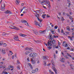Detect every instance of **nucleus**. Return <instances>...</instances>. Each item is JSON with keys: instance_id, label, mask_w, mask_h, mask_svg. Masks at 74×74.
Instances as JSON below:
<instances>
[{"instance_id": "nucleus-12", "label": "nucleus", "mask_w": 74, "mask_h": 74, "mask_svg": "<svg viewBox=\"0 0 74 74\" xmlns=\"http://www.w3.org/2000/svg\"><path fill=\"white\" fill-rule=\"evenodd\" d=\"M42 58H43V59H48V57L46 56H43L42 57Z\"/></svg>"}, {"instance_id": "nucleus-2", "label": "nucleus", "mask_w": 74, "mask_h": 74, "mask_svg": "<svg viewBox=\"0 0 74 74\" xmlns=\"http://www.w3.org/2000/svg\"><path fill=\"white\" fill-rule=\"evenodd\" d=\"M51 63L52 64V68L53 69L54 71L55 72L56 74H57V70H56V69L55 68V65H54V62H53V60H51Z\"/></svg>"}, {"instance_id": "nucleus-7", "label": "nucleus", "mask_w": 74, "mask_h": 74, "mask_svg": "<svg viewBox=\"0 0 74 74\" xmlns=\"http://www.w3.org/2000/svg\"><path fill=\"white\" fill-rule=\"evenodd\" d=\"M1 52L4 55V54H5V49H2L1 50Z\"/></svg>"}, {"instance_id": "nucleus-56", "label": "nucleus", "mask_w": 74, "mask_h": 74, "mask_svg": "<svg viewBox=\"0 0 74 74\" xmlns=\"http://www.w3.org/2000/svg\"><path fill=\"white\" fill-rule=\"evenodd\" d=\"M69 18L71 19H73V18H72V17H70Z\"/></svg>"}, {"instance_id": "nucleus-62", "label": "nucleus", "mask_w": 74, "mask_h": 74, "mask_svg": "<svg viewBox=\"0 0 74 74\" xmlns=\"http://www.w3.org/2000/svg\"><path fill=\"white\" fill-rule=\"evenodd\" d=\"M49 49H52V47H49Z\"/></svg>"}, {"instance_id": "nucleus-30", "label": "nucleus", "mask_w": 74, "mask_h": 74, "mask_svg": "<svg viewBox=\"0 0 74 74\" xmlns=\"http://www.w3.org/2000/svg\"><path fill=\"white\" fill-rule=\"evenodd\" d=\"M44 66H46V65L47 64V63H46V62H45V61L44 62Z\"/></svg>"}, {"instance_id": "nucleus-29", "label": "nucleus", "mask_w": 74, "mask_h": 74, "mask_svg": "<svg viewBox=\"0 0 74 74\" xmlns=\"http://www.w3.org/2000/svg\"><path fill=\"white\" fill-rule=\"evenodd\" d=\"M38 24L37 22H36L35 23V25L36 26H37V25H38Z\"/></svg>"}, {"instance_id": "nucleus-14", "label": "nucleus", "mask_w": 74, "mask_h": 74, "mask_svg": "<svg viewBox=\"0 0 74 74\" xmlns=\"http://www.w3.org/2000/svg\"><path fill=\"white\" fill-rule=\"evenodd\" d=\"M14 29H15V30H19V29L18 27H15V26L14 27Z\"/></svg>"}, {"instance_id": "nucleus-57", "label": "nucleus", "mask_w": 74, "mask_h": 74, "mask_svg": "<svg viewBox=\"0 0 74 74\" xmlns=\"http://www.w3.org/2000/svg\"><path fill=\"white\" fill-rule=\"evenodd\" d=\"M0 69H1V68H3V66H0Z\"/></svg>"}, {"instance_id": "nucleus-58", "label": "nucleus", "mask_w": 74, "mask_h": 74, "mask_svg": "<svg viewBox=\"0 0 74 74\" xmlns=\"http://www.w3.org/2000/svg\"><path fill=\"white\" fill-rule=\"evenodd\" d=\"M54 58H56V56H55V54H54Z\"/></svg>"}, {"instance_id": "nucleus-10", "label": "nucleus", "mask_w": 74, "mask_h": 74, "mask_svg": "<svg viewBox=\"0 0 74 74\" xmlns=\"http://www.w3.org/2000/svg\"><path fill=\"white\" fill-rule=\"evenodd\" d=\"M31 62L32 63L34 64L36 63V62L34 61L32 59H31Z\"/></svg>"}, {"instance_id": "nucleus-19", "label": "nucleus", "mask_w": 74, "mask_h": 74, "mask_svg": "<svg viewBox=\"0 0 74 74\" xmlns=\"http://www.w3.org/2000/svg\"><path fill=\"white\" fill-rule=\"evenodd\" d=\"M52 40H53V41H52V44H54L55 42H56V40H54L53 39H52Z\"/></svg>"}, {"instance_id": "nucleus-13", "label": "nucleus", "mask_w": 74, "mask_h": 74, "mask_svg": "<svg viewBox=\"0 0 74 74\" xmlns=\"http://www.w3.org/2000/svg\"><path fill=\"white\" fill-rule=\"evenodd\" d=\"M31 51H26L25 53V55H27V54H29V53Z\"/></svg>"}, {"instance_id": "nucleus-31", "label": "nucleus", "mask_w": 74, "mask_h": 74, "mask_svg": "<svg viewBox=\"0 0 74 74\" xmlns=\"http://www.w3.org/2000/svg\"><path fill=\"white\" fill-rule=\"evenodd\" d=\"M3 47H6L7 46V44L5 43H3Z\"/></svg>"}, {"instance_id": "nucleus-18", "label": "nucleus", "mask_w": 74, "mask_h": 74, "mask_svg": "<svg viewBox=\"0 0 74 74\" xmlns=\"http://www.w3.org/2000/svg\"><path fill=\"white\" fill-rule=\"evenodd\" d=\"M47 44L49 47H51V46L52 45V44L49 43V42H48Z\"/></svg>"}, {"instance_id": "nucleus-48", "label": "nucleus", "mask_w": 74, "mask_h": 74, "mask_svg": "<svg viewBox=\"0 0 74 74\" xmlns=\"http://www.w3.org/2000/svg\"><path fill=\"white\" fill-rule=\"evenodd\" d=\"M38 21H39V22H41L42 21V20H41L40 19H39V20Z\"/></svg>"}, {"instance_id": "nucleus-59", "label": "nucleus", "mask_w": 74, "mask_h": 74, "mask_svg": "<svg viewBox=\"0 0 74 74\" xmlns=\"http://www.w3.org/2000/svg\"><path fill=\"white\" fill-rule=\"evenodd\" d=\"M43 3V4H44V1H42L41 2V3H40V4H42Z\"/></svg>"}, {"instance_id": "nucleus-20", "label": "nucleus", "mask_w": 74, "mask_h": 74, "mask_svg": "<svg viewBox=\"0 0 74 74\" xmlns=\"http://www.w3.org/2000/svg\"><path fill=\"white\" fill-rule=\"evenodd\" d=\"M6 34H6V33L5 32H3L2 33V36H6Z\"/></svg>"}, {"instance_id": "nucleus-47", "label": "nucleus", "mask_w": 74, "mask_h": 74, "mask_svg": "<svg viewBox=\"0 0 74 74\" xmlns=\"http://www.w3.org/2000/svg\"><path fill=\"white\" fill-rule=\"evenodd\" d=\"M62 21H64V20H65V19L64 18H63V17H62Z\"/></svg>"}, {"instance_id": "nucleus-45", "label": "nucleus", "mask_w": 74, "mask_h": 74, "mask_svg": "<svg viewBox=\"0 0 74 74\" xmlns=\"http://www.w3.org/2000/svg\"><path fill=\"white\" fill-rule=\"evenodd\" d=\"M10 14H12V12H11L10 11H9V13Z\"/></svg>"}, {"instance_id": "nucleus-64", "label": "nucleus", "mask_w": 74, "mask_h": 74, "mask_svg": "<svg viewBox=\"0 0 74 74\" xmlns=\"http://www.w3.org/2000/svg\"><path fill=\"white\" fill-rule=\"evenodd\" d=\"M51 74H54V73L52 72H51Z\"/></svg>"}, {"instance_id": "nucleus-40", "label": "nucleus", "mask_w": 74, "mask_h": 74, "mask_svg": "<svg viewBox=\"0 0 74 74\" xmlns=\"http://www.w3.org/2000/svg\"><path fill=\"white\" fill-rule=\"evenodd\" d=\"M39 15H38V14L37 15V14L35 15V16H36V17H39Z\"/></svg>"}, {"instance_id": "nucleus-28", "label": "nucleus", "mask_w": 74, "mask_h": 74, "mask_svg": "<svg viewBox=\"0 0 74 74\" xmlns=\"http://www.w3.org/2000/svg\"><path fill=\"white\" fill-rule=\"evenodd\" d=\"M50 31L51 32H52V34H54V33L53 32H54V31L52 30V29H50Z\"/></svg>"}, {"instance_id": "nucleus-15", "label": "nucleus", "mask_w": 74, "mask_h": 74, "mask_svg": "<svg viewBox=\"0 0 74 74\" xmlns=\"http://www.w3.org/2000/svg\"><path fill=\"white\" fill-rule=\"evenodd\" d=\"M49 1L48 0L46 1L45 0V4H49Z\"/></svg>"}, {"instance_id": "nucleus-43", "label": "nucleus", "mask_w": 74, "mask_h": 74, "mask_svg": "<svg viewBox=\"0 0 74 74\" xmlns=\"http://www.w3.org/2000/svg\"><path fill=\"white\" fill-rule=\"evenodd\" d=\"M65 45L64 46L65 47H68V45H67V44H65Z\"/></svg>"}, {"instance_id": "nucleus-33", "label": "nucleus", "mask_w": 74, "mask_h": 74, "mask_svg": "<svg viewBox=\"0 0 74 74\" xmlns=\"http://www.w3.org/2000/svg\"><path fill=\"white\" fill-rule=\"evenodd\" d=\"M3 44V41L0 42V45H2Z\"/></svg>"}, {"instance_id": "nucleus-51", "label": "nucleus", "mask_w": 74, "mask_h": 74, "mask_svg": "<svg viewBox=\"0 0 74 74\" xmlns=\"http://www.w3.org/2000/svg\"><path fill=\"white\" fill-rule=\"evenodd\" d=\"M47 32H49V28H47Z\"/></svg>"}, {"instance_id": "nucleus-1", "label": "nucleus", "mask_w": 74, "mask_h": 74, "mask_svg": "<svg viewBox=\"0 0 74 74\" xmlns=\"http://www.w3.org/2000/svg\"><path fill=\"white\" fill-rule=\"evenodd\" d=\"M37 54L35 53H32L29 55V56L30 57H33L32 58V59H35L37 56Z\"/></svg>"}, {"instance_id": "nucleus-46", "label": "nucleus", "mask_w": 74, "mask_h": 74, "mask_svg": "<svg viewBox=\"0 0 74 74\" xmlns=\"http://www.w3.org/2000/svg\"><path fill=\"white\" fill-rule=\"evenodd\" d=\"M27 60L28 62H30V59H29V58L28 57L27 58Z\"/></svg>"}, {"instance_id": "nucleus-42", "label": "nucleus", "mask_w": 74, "mask_h": 74, "mask_svg": "<svg viewBox=\"0 0 74 74\" xmlns=\"http://www.w3.org/2000/svg\"><path fill=\"white\" fill-rule=\"evenodd\" d=\"M66 15H67V16H70V14H69L68 13H66Z\"/></svg>"}, {"instance_id": "nucleus-63", "label": "nucleus", "mask_w": 74, "mask_h": 74, "mask_svg": "<svg viewBox=\"0 0 74 74\" xmlns=\"http://www.w3.org/2000/svg\"><path fill=\"white\" fill-rule=\"evenodd\" d=\"M58 32H59V33H60V30L59 29H58Z\"/></svg>"}, {"instance_id": "nucleus-27", "label": "nucleus", "mask_w": 74, "mask_h": 74, "mask_svg": "<svg viewBox=\"0 0 74 74\" xmlns=\"http://www.w3.org/2000/svg\"><path fill=\"white\" fill-rule=\"evenodd\" d=\"M32 73H36V71L35 70H33L32 71Z\"/></svg>"}, {"instance_id": "nucleus-61", "label": "nucleus", "mask_w": 74, "mask_h": 74, "mask_svg": "<svg viewBox=\"0 0 74 74\" xmlns=\"http://www.w3.org/2000/svg\"><path fill=\"white\" fill-rule=\"evenodd\" d=\"M66 33H67L68 34H69L70 33H69V32H66Z\"/></svg>"}, {"instance_id": "nucleus-9", "label": "nucleus", "mask_w": 74, "mask_h": 74, "mask_svg": "<svg viewBox=\"0 0 74 74\" xmlns=\"http://www.w3.org/2000/svg\"><path fill=\"white\" fill-rule=\"evenodd\" d=\"M53 37H52V35H51L50 36V37H49V39H50V40H51V41H53V39H53Z\"/></svg>"}, {"instance_id": "nucleus-32", "label": "nucleus", "mask_w": 74, "mask_h": 74, "mask_svg": "<svg viewBox=\"0 0 74 74\" xmlns=\"http://www.w3.org/2000/svg\"><path fill=\"white\" fill-rule=\"evenodd\" d=\"M46 30L45 29L43 31H40V32H42V33H45L46 32L45 31H46Z\"/></svg>"}, {"instance_id": "nucleus-60", "label": "nucleus", "mask_w": 74, "mask_h": 74, "mask_svg": "<svg viewBox=\"0 0 74 74\" xmlns=\"http://www.w3.org/2000/svg\"><path fill=\"white\" fill-rule=\"evenodd\" d=\"M10 68H11V69H13L14 68V67H13V66H11V67H10Z\"/></svg>"}, {"instance_id": "nucleus-6", "label": "nucleus", "mask_w": 74, "mask_h": 74, "mask_svg": "<svg viewBox=\"0 0 74 74\" xmlns=\"http://www.w3.org/2000/svg\"><path fill=\"white\" fill-rule=\"evenodd\" d=\"M25 49L27 51L29 50V51H32V48L31 47H26L25 48Z\"/></svg>"}, {"instance_id": "nucleus-34", "label": "nucleus", "mask_w": 74, "mask_h": 74, "mask_svg": "<svg viewBox=\"0 0 74 74\" xmlns=\"http://www.w3.org/2000/svg\"><path fill=\"white\" fill-rule=\"evenodd\" d=\"M67 55H68L71 58H72V56H71V55H70V54H69V53H67Z\"/></svg>"}, {"instance_id": "nucleus-24", "label": "nucleus", "mask_w": 74, "mask_h": 74, "mask_svg": "<svg viewBox=\"0 0 74 74\" xmlns=\"http://www.w3.org/2000/svg\"><path fill=\"white\" fill-rule=\"evenodd\" d=\"M5 14H8V13H9V10H7V11H6V12H5Z\"/></svg>"}, {"instance_id": "nucleus-25", "label": "nucleus", "mask_w": 74, "mask_h": 74, "mask_svg": "<svg viewBox=\"0 0 74 74\" xmlns=\"http://www.w3.org/2000/svg\"><path fill=\"white\" fill-rule=\"evenodd\" d=\"M17 70H20V67L19 66H18L17 67Z\"/></svg>"}, {"instance_id": "nucleus-37", "label": "nucleus", "mask_w": 74, "mask_h": 74, "mask_svg": "<svg viewBox=\"0 0 74 74\" xmlns=\"http://www.w3.org/2000/svg\"><path fill=\"white\" fill-rule=\"evenodd\" d=\"M57 28H58V26L57 25H56V26H55L54 28L55 29H57Z\"/></svg>"}, {"instance_id": "nucleus-16", "label": "nucleus", "mask_w": 74, "mask_h": 74, "mask_svg": "<svg viewBox=\"0 0 74 74\" xmlns=\"http://www.w3.org/2000/svg\"><path fill=\"white\" fill-rule=\"evenodd\" d=\"M28 65H29V66L31 69H33V67H32V65H31V64L30 63H28Z\"/></svg>"}, {"instance_id": "nucleus-17", "label": "nucleus", "mask_w": 74, "mask_h": 74, "mask_svg": "<svg viewBox=\"0 0 74 74\" xmlns=\"http://www.w3.org/2000/svg\"><path fill=\"white\" fill-rule=\"evenodd\" d=\"M38 11V10L36 11V14L37 15H39V13H40V12Z\"/></svg>"}, {"instance_id": "nucleus-55", "label": "nucleus", "mask_w": 74, "mask_h": 74, "mask_svg": "<svg viewBox=\"0 0 74 74\" xmlns=\"http://www.w3.org/2000/svg\"><path fill=\"white\" fill-rule=\"evenodd\" d=\"M63 15H66V13L63 12Z\"/></svg>"}, {"instance_id": "nucleus-38", "label": "nucleus", "mask_w": 74, "mask_h": 74, "mask_svg": "<svg viewBox=\"0 0 74 74\" xmlns=\"http://www.w3.org/2000/svg\"><path fill=\"white\" fill-rule=\"evenodd\" d=\"M42 17L43 19H45V17L44 15L43 14L42 15Z\"/></svg>"}, {"instance_id": "nucleus-35", "label": "nucleus", "mask_w": 74, "mask_h": 74, "mask_svg": "<svg viewBox=\"0 0 74 74\" xmlns=\"http://www.w3.org/2000/svg\"><path fill=\"white\" fill-rule=\"evenodd\" d=\"M35 70V71L36 72H37V71H38V68H36V70Z\"/></svg>"}, {"instance_id": "nucleus-39", "label": "nucleus", "mask_w": 74, "mask_h": 74, "mask_svg": "<svg viewBox=\"0 0 74 74\" xmlns=\"http://www.w3.org/2000/svg\"><path fill=\"white\" fill-rule=\"evenodd\" d=\"M10 68H7L5 69H6V70H10Z\"/></svg>"}, {"instance_id": "nucleus-8", "label": "nucleus", "mask_w": 74, "mask_h": 74, "mask_svg": "<svg viewBox=\"0 0 74 74\" xmlns=\"http://www.w3.org/2000/svg\"><path fill=\"white\" fill-rule=\"evenodd\" d=\"M33 32L34 34H38V32H37V30H33Z\"/></svg>"}, {"instance_id": "nucleus-11", "label": "nucleus", "mask_w": 74, "mask_h": 74, "mask_svg": "<svg viewBox=\"0 0 74 74\" xmlns=\"http://www.w3.org/2000/svg\"><path fill=\"white\" fill-rule=\"evenodd\" d=\"M19 36H22V37H26V35L22 34H19Z\"/></svg>"}, {"instance_id": "nucleus-50", "label": "nucleus", "mask_w": 74, "mask_h": 74, "mask_svg": "<svg viewBox=\"0 0 74 74\" xmlns=\"http://www.w3.org/2000/svg\"><path fill=\"white\" fill-rule=\"evenodd\" d=\"M70 5H71V3H69V5H68V7H70Z\"/></svg>"}, {"instance_id": "nucleus-3", "label": "nucleus", "mask_w": 74, "mask_h": 74, "mask_svg": "<svg viewBox=\"0 0 74 74\" xmlns=\"http://www.w3.org/2000/svg\"><path fill=\"white\" fill-rule=\"evenodd\" d=\"M21 22L23 23V22H24V23H25V25L26 26H29V23L27 22V21L25 20H23V21H21Z\"/></svg>"}, {"instance_id": "nucleus-21", "label": "nucleus", "mask_w": 74, "mask_h": 74, "mask_svg": "<svg viewBox=\"0 0 74 74\" xmlns=\"http://www.w3.org/2000/svg\"><path fill=\"white\" fill-rule=\"evenodd\" d=\"M47 5L48 6V8H50V7H51V5H50V4H49V3L47 4Z\"/></svg>"}, {"instance_id": "nucleus-26", "label": "nucleus", "mask_w": 74, "mask_h": 74, "mask_svg": "<svg viewBox=\"0 0 74 74\" xmlns=\"http://www.w3.org/2000/svg\"><path fill=\"white\" fill-rule=\"evenodd\" d=\"M10 29H14V27L11 26H10Z\"/></svg>"}, {"instance_id": "nucleus-22", "label": "nucleus", "mask_w": 74, "mask_h": 74, "mask_svg": "<svg viewBox=\"0 0 74 74\" xmlns=\"http://www.w3.org/2000/svg\"><path fill=\"white\" fill-rule=\"evenodd\" d=\"M3 73H4L5 74H8V73L7 72H6L5 71H3L2 72Z\"/></svg>"}, {"instance_id": "nucleus-49", "label": "nucleus", "mask_w": 74, "mask_h": 74, "mask_svg": "<svg viewBox=\"0 0 74 74\" xmlns=\"http://www.w3.org/2000/svg\"><path fill=\"white\" fill-rule=\"evenodd\" d=\"M12 59H14V55H13L12 56Z\"/></svg>"}, {"instance_id": "nucleus-41", "label": "nucleus", "mask_w": 74, "mask_h": 74, "mask_svg": "<svg viewBox=\"0 0 74 74\" xmlns=\"http://www.w3.org/2000/svg\"><path fill=\"white\" fill-rule=\"evenodd\" d=\"M50 16L48 14H47V18H50Z\"/></svg>"}, {"instance_id": "nucleus-5", "label": "nucleus", "mask_w": 74, "mask_h": 74, "mask_svg": "<svg viewBox=\"0 0 74 74\" xmlns=\"http://www.w3.org/2000/svg\"><path fill=\"white\" fill-rule=\"evenodd\" d=\"M13 38L14 40H16V41H19L18 36H14Z\"/></svg>"}, {"instance_id": "nucleus-23", "label": "nucleus", "mask_w": 74, "mask_h": 74, "mask_svg": "<svg viewBox=\"0 0 74 74\" xmlns=\"http://www.w3.org/2000/svg\"><path fill=\"white\" fill-rule=\"evenodd\" d=\"M38 26H39V27H41V26H42V24L41 23H39L38 24Z\"/></svg>"}, {"instance_id": "nucleus-36", "label": "nucleus", "mask_w": 74, "mask_h": 74, "mask_svg": "<svg viewBox=\"0 0 74 74\" xmlns=\"http://www.w3.org/2000/svg\"><path fill=\"white\" fill-rule=\"evenodd\" d=\"M66 29L67 30H68L69 31H70V29L69 28V27H66Z\"/></svg>"}, {"instance_id": "nucleus-44", "label": "nucleus", "mask_w": 74, "mask_h": 74, "mask_svg": "<svg viewBox=\"0 0 74 74\" xmlns=\"http://www.w3.org/2000/svg\"><path fill=\"white\" fill-rule=\"evenodd\" d=\"M16 2L17 3H18V4H19V3H20V1L17 0L16 1Z\"/></svg>"}, {"instance_id": "nucleus-4", "label": "nucleus", "mask_w": 74, "mask_h": 74, "mask_svg": "<svg viewBox=\"0 0 74 74\" xmlns=\"http://www.w3.org/2000/svg\"><path fill=\"white\" fill-rule=\"evenodd\" d=\"M5 4L4 3H2L1 9L2 10V11H4V10H5L4 7H5Z\"/></svg>"}, {"instance_id": "nucleus-52", "label": "nucleus", "mask_w": 74, "mask_h": 74, "mask_svg": "<svg viewBox=\"0 0 74 74\" xmlns=\"http://www.w3.org/2000/svg\"><path fill=\"white\" fill-rule=\"evenodd\" d=\"M3 63H4V62H0V64H3Z\"/></svg>"}, {"instance_id": "nucleus-54", "label": "nucleus", "mask_w": 74, "mask_h": 74, "mask_svg": "<svg viewBox=\"0 0 74 74\" xmlns=\"http://www.w3.org/2000/svg\"><path fill=\"white\" fill-rule=\"evenodd\" d=\"M65 58H66V59H69V58L67 56H66L65 57Z\"/></svg>"}, {"instance_id": "nucleus-53", "label": "nucleus", "mask_w": 74, "mask_h": 74, "mask_svg": "<svg viewBox=\"0 0 74 74\" xmlns=\"http://www.w3.org/2000/svg\"><path fill=\"white\" fill-rule=\"evenodd\" d=\"M17 62H18V64H19V63H20V62H19L18 60H17Z\"/></svg>"}]
</instances>
